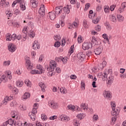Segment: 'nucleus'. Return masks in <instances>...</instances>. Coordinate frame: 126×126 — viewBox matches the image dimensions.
<instances>
[{"label": "nucleus", "instance_id": "34", "mask_svg": "<svg viewBox=\"0 0 126 126\" xmlns=\"http://www.w3.org/2000/svg\"><path fill=\"white\" fill-rule=\"evenodd\" d=\"M42 11H45V5L42 4L41 5V7L39 10V13H41L42 12Z\"/></svg>", "mask_w": 126, "mask_h": 126}, {"label": "nucleus", "instance_id": "27", "mask_svg": "<svg viewBox=\"0 0 126 126\" xmlns=\"http://www.w3.org/2000/svg\"><path fill=\"white\" fill-rule=\"evenodd\" d=\"M32 45L33 49H34V50H36V49H40V45L37 44L36 42L34 41V43Z\"/></svg>", "mask_w": 126, "mask_h": 126}, {"label": "nucleus", "instance_id": "35", "mask_svg": "<svg viewBox=\"0 0 126 126\" xmlns=\"http://www.w3.org/2000/svg\"><path fill=\"white\" fill-rule=\"evenodd\" d=\"M30 37L31 38H34L35 37V32L33 31H31L30 32Z\"/></svg>", "mask_w": 126, "mask_h": 126}, {"label": "nucleus", "instance_id": "57", "mask_svg": "<svg viewBox=\"0 0 126 126\" xmlns=\"http://www.w3.org/2000/svg\"><path fill=\"white\" fill-rule=\"evenodd\" d=\"M58 118V116L54 115L53 116H51L49 118L50 120H51L52 121H54V120H56V119H57Z\"/></svg>", "mask_w": 126, "mask_h": 126}, {"label": "nucleus", "instance_id": "51", "mask_svg": "<svg viewBox=\"0 0 126 126\" xmlns=\"http://www.w3.org/2000/svg\"><path fill=\"white\" fill-rule=\"evenodd\" d=\"M73 49H74V45H72L70 47V51L69 52V54L71 55L73 53Z\"/></svg>", "mask_w": 126, "mask_h": 126}, {"label": "nucleus", "instance_id": "36", "mask_svg": "<svg viewBox=\"0 0 126 126\" xmlns=\"http://www.w3.org/2000/svg\"><path fill=\"white\" fill-rule=\"evenodd\" d=\"M60 90L61 93H63V94H66L67 92L66 89H65V88H61Z\"/></svg>", "mask_w": 126, "mask_h": 126}, {"label": "nucleus", "instance_id": "48", "mask_svg": "<svg viewBox=\"0 0 126 126\" xmlns=\"http://www.w3.org/2000/svg\"><path fill=\"white\" fill-rule=\"evenodd\" d=\"M83 25L85 28H88V25H87V22L85 20L83 21Z\"/></svg>", "mask_w": 126, "mask_h": 126}, {"label": "nucleus", "instance_id": "44", "mask_svg": "<svg viewBox=\"0 0 126 126\" xmlns=\"http://www.w3.org/2000/svg\"><path fill=\"white\" fill-rule=\"evenodd\" d=\"M41 119L42 120H43V121H46V120L48 119V117H47V115H46V114H43L41 115Z\"/></svg>", "mask_w": 126, "mask_h": 126}, {"label": "nucleus", "instance_id": "61", "mask_svg": "<svg viewBox=\"0 0 126 126\" xmlns=\"http://www.w3.org/2000/svg\"><path fill=\"white\" fill-rule=\"evenodd\" d=\"M6 36L8 37L6 38V41H11V38H10V33H8Z\"/></svg>", "mask_w": 126, "mask_h": 126}, {"label": "nucleus", "instance_id": "25", "mask_svg": "<svg viewBox=\"0 0 126 126\" xmlns=\"http://www.w3.org/2000/svg\"><path fill=\"white\" fill-rule=\"evenodd\" d=\"M30 97V94L28 93H26L24 94L23 95L22 98L23 99H25L26 100V99H28V98Z\"/></svg>", "mask_w": 126, "mask_h": 126}, {"label": "nucleus", "instance_id": "49", "mask_svg": "<svg viewBox=\"0 0 126 126\" xmlns=\"http://www.w3.org/2000/svg\"><path fill=\"white\" fill-rule=\"evenodd\" d=\"M10 106L11 107H14V106H16V102L15 101V100H13L10 103Z\"/></svg>", "mask_w": 126, "mask_h": 126}, {"label": "nucleus", "instance_id": "9", "mask_svg": "<svg viewBox=\"0 0 126 126\" xmlns=\"http://www.w3.org/2000/svg\"><path fill=\"white\" fill-rule=\"evenodd\" d=\"M54 12L55 14H61L63 12V6H57L55 8Z\"/></svg>", "mask_w": 126, "mask_h": 126}, {"label": "nucleus", "instance_id": "60", "mask_svg": "<svg viewBox=\"0 0 126 126\" xmlns=\"http://www.w3.org/2000/svg\"><path fill=\"white\" fill-rule=\"evenodd\" d=\"M32 113V114H33L34 115H36V113H37V109L36 108H33L32 111L31 112Z\"/></svg>", "mask_w": 126, "mask_h": 126}, {"label": "nucleus", "instance_id": "6", "mask_svg": "<svg viewBox=\"0 0 126 126\" xmlns=\"http://www.w3.org/2000/svg\"><path fill=\"white\" fill-rule=\"evenodd\" d=\"M103 96L108 100H112V94H111V92L110 91H104Z\"/></svg>", "mask_w": 126, "mask_h": 126}, {"label": "nucleus", "instance_id": "42", "mask_svg": "<svg viewBox=\"0 0 126 126\" xmlns=\"http://www.w3.org/2000/svg\"><path fill=\"white\" fill-rule=\"evenodd\" d=\"M81 88L82 90H85V83L83 82L81 83Z\"/></svg>", "mask_w": 126, "mask_h": 126}, {"label": "nucleus", "instance_id": "13", "mask_svg": "<svg viewBox=\"0 0 126 126\" xmlns=\"http://www.w3.org/2000/svg\"><path fill=\"white\" fill-rule=\"evenodd\" d=\"M26 63H27L28 67L27 69H31L32 67V63H31V61L29 60V57L28 58L26 61Z\"/></svg>", "mask_w": 126, "mask_h": 126}, {"label": "nucleus", "instance_id": "33", "mask_svg": "<svg viewBox=\"0 0 126 126\" xmlns=\"http://www.w3.org/2000/svg\"><path fill=\"white\" fill-rule=\"evenodd\" d=\"M67 108L68 109V110H71V111H73L74 109H75V106L74 105H69L67 106Z\"/></svg>", "mask_w": 126, "mask_h": 126}, {"label": "nucleus", "instance_id": "28", "mask_svg": "<svg viewBox=\"0 0 126 126\" xmlns=\"http://www.w3.org/2000/svg\"><path fill=\"white\" fill-rule=\"evenodd\" d=\"M0 79L3 82H7V77H6L5 75L1 76Z\"/></svg>", "mask_w": 126, "mask_h": 126}, {"label": "nucleus", "instance_id": "37", "mask_svg": "<svg viewBox=\"0 0 126 126\" xmlns=\"http://www.w3.org/2000/svg\"><path fill=\"white\" fill-rule=\"evenodd\" d=\"M105 26H106L107 27V29L108 30H111V29H112V28L111 27H110V25L109 24V22H106L104 23Z\"/></svg>", "mask_w": 126, "mask_h": 126}, {"label": "nucleus", "instance_id": "63", "mask_svg": "<svg viewBox=\"0 0 126 126\" xmlns=\"http://www.w3.org/2000/svg\"><path fill=\"white\" fill-rule=\"evenodd\" d=\"M122 7L123 9H125V8H126V2H124L122 3Z\"/></svg>", "mask_w": 126, "mask_h": 126}, {"label": "nucleus", "instance_id": "46", "mask_svg": "<svg viewBox=\"0 0 126 126\" xmlns=\"http://www.w3.org/2000/svg\"><path fill=\"white\" fill-rule=\"evenodd\" d=\"M108 77V74L106 73H103L102 74V80H105V78H107Z\"/></svg>", "mask_w": 126, "mask_h": 126}, {"label": "nucleus", "instance_id": "39", "mask_svg": "<svg viewBox=\"0 0 126 126\" xmlns=\"http://www.w3.org/2000/svg\"><path fill=\"white\" fill-rule=\"evenodd\" d=\"M3 65L8 66L10 64V61H4L3 63Z\"/></svg>", "mask_w": 126, "mask_h": 126}, {"label": "nucleus", "instance_id": "52", "mask_svg": "<svg viewBox=\"0 0 126 126\" xmlns=\"http://www.w3.org/2000/svg\"><path fill=\"white\" fill-rule=\"evenodd\" d=\"M65 16H66V14L64 12L61 15V18H62V19H64V18H65Z\"/></svg>", "mask_w": 126, "mask_h": 126}, {"label": "nucleus", "instance_id": "62", "mask_svg": "<svg viewBox=\"0 0 126 126\" xmlns=\"http://www.w3.org/2000/svg\"><path fill=\"white\" fill-rule=\"evenodd\" d=\"M92 55V52L90 51H88L86 53V55L87 57H89L90 56H91Z\"/></svg>", "mask_w": 126, "mask_h": 126}, {"label": "nucleus", "instance_id": "26", "mask_svg": "<svg viewBox=\"0 0 126 126\" xmlns=\"http://www.w3.org/2000/svg\"><path fill=\"white\" fill-rule=\"evenodd\" d=\"M5 74H7L8 79H12V76L11 75V72L10 71H6Z\"/></svg>", "mask_w": 126, "mask_h": 126}, {"label": "nucleus", "instance_id": "58", "mask_svg": "<svg viewBox=\"0 0 126 126\" xmlns=\"http://www.w3.org/2000/svg\"><path fill=\"white\" fill-rule=\"evenodd\" d=\"M12 91L15 93V94H17V93H18V90L16 88H13Z\"/></svg>", "mask_w": 126, "mask_h": 126}, {"label": "nucleus", "instance_id": "41", "mask_svg": "<svg viewBox=\"0 0 126 126\" xmlns=\"http://www.w3.org/2000/svg\"><path fill=\"white\" fill-rule=\"evenodd\" d=\"M94 29L97 32L101 31V26H100L99 25H97V26L95 27Z\"/></svg>", "mask_w": 126, "mask_h": 126}, {"label": "nucleus", "instance_id": "5", "mask_svg": "<svg viewBox=\"0 0 126 126\" xmlns=\"http://www.w3.org/2000/svg\"><path fill=\"white\" fill-rule=\"evenodd\" d=\"M90 48H92V43L91 42L89 43H84L82 45V48L83 50H84V51L86 50H89Z\"/></svg>", "mask_w": 126, "mask_h": 126}, {"label": "nucleus", "instance_id": "47", "mask_svg": "<svg viewBox=\"0 0 126 126\" xmlns=\"http://www.w3.org/2000/svg\"><path fill=\"white\" fill-rule=\"evenodd\" d=\"M62 59H63V57H56L55 58V61L56 62H57V63H60L62 61Z\"/></svg>", "mask_w": 126, "mask_h": 126}, {"label": "nucleus", "instance_id": "1", "mask_svg": "<svg viewBox=\"0 0 126 126\" xmlns=\"http://www.w3.org/2000/svg\"><path fill=\"white\" fill-rule=\"evenodd\" d=\"M111 107L112 108V112H111V115L113 116V117L111 118V123H113V125H115V123L117 121V119H118L117 116H118L119 114H120V111L118 109L116 110V103L115 102H111L110 103Z\"/></svg>", "mask_w": 126, "mask_h": 126}, {"label": "nucleus", "instance_id": "30", "mask_svg": "<svg viewBox=\"0 0 126 126\" xmlns=\"http://www.w3.org/2000/svg\"><path fill=\"white\" fill-rule=\"evenodd\" d=\"M100 21V18L99 17H97L96 18H94L93 19V22L94 24H98V23Z\"/></svg>", "mask_w": 126, "mask_h": 126}, {"label": "nucleus", "instance_id": "23", "mask_svg": "<svg viewBox=\"0 0 126 126\" xmlns=\"http://www.w3.org/2000/svg\"><path fill=\"white\" fill-rule=\"evenodd\" d=\"M124 17L122 15H117V19L119 22L124 21Z\"/></svg>", "mask_w": 126, "mask_h": 126}, {"label": "nucleus", "instance_id": "54", "mask_svg": "<svg viewBox=\"0 0 126 126\" xmlns=\"http://www.w3.org/2000/svg\"><path fill=\"white\" fill-rule=\"evenodd\" d=\"M91 5V4H90V3H86L85 7V9L87 10V9H88L90 7Z\"/></svg>", "mask_w": 126, "mask_h": 126}, {"label": "nucleus", "instance_id": "53", "mask_svg": "<svg viewBox=\"0 0 126 126\" xmlns=\"http://www.w3.org/2000/svg\"><path fill=\"white\" fill-rule=\"evenodd\" d=\"M61 61L63 62L64 63H67V58L62 57Z\"/></svg>", "mask_w": 126, "mask_h": 126}, {"label": "nucleus", "instance_id": "29", "mask_svg": "<svg viewBox=\"0 0 126 126\" xmlns=\"http://www.w3.org/2000/svg\"><path fill=\"white\" fill-rule=\"evenodd\" d=\"M110 21H112V22H117V19L116 18V16L114 15H111L110 16Z\"/></svg>", "mask_w": 126, "mask_h": 126}, {"label": "nucleus", "instance_id": "15", "mask_svg": "<svg viewBox=\"0 0 126 126\" xmlns=\"http://www.w3.org/2000/svg\"><path fill=\"white\" fill-rule=\"evenodd\" d=\"M108 82L107 83V85H111L114 81V76L111 75L108 78H107Z\"/></svg>", "mask_w": 126, "mask_h": 126}, {"label": "nucleus", "instance_id": "55", "mask_svg": "<svg viewBox=\"0 0 126 126\" xmlns=\"http://www.w3.org/2000/svg\"><path fill=\"white\" fill-rule=\"evenodd\" d=\"M103 68H104V66L103 65V64H102V63H100L98 65V69L99 70H102V69H103Z\"/></svg>", "mask_w": 126, "mask_h": 126}, {"label": "nucleus", "instance_id": "16", "mask_svg": "<svg viewBox=\"0 0 126 126\" xmlns=\"http://www.w3.org/2000/svg\"><path fill=\"white\" fill-rule=\"evenodd\" d=\"M26 29H27V28H24L23 29L22 33V36L23 38H24V39H25L24 41L26 40V36H27V31H26Z\"/></svg>", "mask_w": 126, "mask_h": 126}, {"label": "nucleus", "instance_id": "43", "mask_svg": "<svg viewBox=\"0 0 126 126\" xmlns=\"http://www.w3.org/2000/svg\"><path fill=\"white\" fill-rule=\"evenodd\" d=\"M61 46V42L60 41H56L54 44V47L59 48Z\"/></svg>", "mask_w": 126, "mask_h": 126}, {"label": "nucleus", "instance_id": "3", "mask_svg": "<svg viewBox=\"0 0 126 126\" xmlns=\"http://www.w3.org/2000/svg\"><path fill=\"white\" fill-rule=\"evenodd\" d=\"M16 3H20V9L22 10H25L26 9V6H25V1H24V0H16V1H14L13 3L12 4V6L13 7L15 6V4Z\"/></svg>", "mask_w": 126, "mask_h": 126}, {"label": "nucleus", "instance_id": "2", "mask_svg": "<svg viewBox=\"0 0 126 126\" xmlns=\"http://www.w3.org/2000/svg\"><path fill=\"white\" fill-rule=\"evenodd\" d=\"M46 68H47L48 71L51 72V76L53 75L52 71H54L55 69H56V72L57 73H61V68L59 67H57V62L56 61H52L51 63L50 64V66H46Z\"/></svg>", "mask_w": 126, "mask_h": 126}, {"label": "nucleus", "instance_id": "31", "mask_svg": "<svg viewBox=\"0 0 126 126\" xmlns=\"http://www.w3.org/2000/svg\"><path fill=\"white\" fill-rule=\"evenodd\" d=\"M31 73L32 74H41V73L40 71H39L38 70H32L31 71Z\"/></svg>", "mask_w": 126, "mask_h": 126}, {"label": "nucleus", "instance_id": "7", "mask_svg": "<svg viewBox=\"0 0 126 126\" xmlns=\"http://www.w3.org/2000/svg\"><path fill=\"white\" fill-rule=\"evenodd\" d=\"M8 49L9 52L13 53V52H15L16 50V47L13 43H10L8 46Z\"/></svg>", "mask_w": 126, "mask_h": 126}, {"label": "nucleus", "instance_id": "24", "mask_svg": "<svg viewBox=\"0 0 126 126\" xmlns=\"http://www.w3.org/2000/svg\"><path fill=\"white\" fill-rule=\"evenodd\" d=\"M64 13H65L66 14V13L67 14H68V13H69V12H70V10H69V8H68V5L67 6V7H64L63 9Z\"/></svg>", "mask_w": 126, "mask_h": 126}, {"label": "nucleus", "instance_id": "38", "mask_svg": "<svg viewBox=\"0 0 126 126\" xmlns=\"http://www.w3.org/2000/svg\"><path fill=\"white\" fill-rule=\"evenodd\" d=\"M104 10L105 13H108L109 11H110V8H109V6H104Z\"/></svg>", "mask_w": 126, "mask_h": 126}, {"label": "nucleus", "instance_id": "40", "mask_svg": "<svg viewBox=\"0 0 126 126\" xmlns=\"http://www.w3.org/2000/svg\"><path fill=\"white\" fill-rule=\"evenodd\" d=\"M54 40H56V41H60V40H61V35L58 34L56 36H55Z\"/></svg>", "mask_w": 126, "mask_h": 126}, {"label": "nucleus", "instance_id": "17", "mask_svg": "<svg viewBox=\"0 0 126 126\" xmlns=\"http://www.w3.org/2000/svg\"><path fill=\"white\" fill-rule=\"evenodd\" d=\"M49 16L51 19V20H54L55 18H56V14L53 12H50L48 13Z\"/></svg>", "mask_w": 126, "mask_h": 126}, {"label": "nucleus", "instance_id": "50", "mask_svg": "<svg viewBox=\"0 0 126 126\" xmlns=\"http://www.w3.org/2000/svg\"><path fill=\"white\" fill-rule=\"evenodd\" d=\"M23 126H34L32 124L27 123V122H25L23 124Z\"/></svg>", "mask_w": 126, "mask_h": 126}, {"label": "nucleus", "instance_id": "11", "mask_svg": "<svg viewBox=\"0 0 126 126\" xmlns=\"http://www.w3.org/2000/svg\"><path fill=\"white\" fill-rule=\"evenodd\" d=\"M31 5L33 8H36L38 6V0H31Z\"/></svg>", "mask_w": 126, "mask_h": 126}, {"label": "nucleus", "instance_id": "4", "mask_svg": "<svg viewBox=\"0 0 126 126\" xmlns=\"http://www.w3.org/2000/svg\"><path fill=\"white\" fill-rule=\"evenodd\" d=\"M102 52L103 46L102 45H100L96 49H94V53L96 56H99V55H101Z\"/></svg>", "mask_w": 126, "mask_h": 126}, {"label": "nucleus", "instance_id": "45", "mask_svg": "<svg viewBox=\"0 0 126 126\" xmlns=\"http://www.w3.org/2000/svg\"><path fill=\"white\" fill-rule=\"evenodd\" d=\"M25 84H26V85H27V86L31 87V86H30V84L31 83V82H30V81H29V80H26L25 81Z\"/></svg>", "mask_w": 126, "mask_h": 126}, {"label": "nucleus", "instance_id": "10", "mask_svg": "<svg viewBox=\"0 0 126 126\" xmlns=\"http://www.w3.org/2000/svg\"><path fill=\"white\" fill-rule=\"evenodd\" d=\"M77 58L79 59V61H80V62H82L83 60H84L85 58V55L83 54V52H79L77 55Z\"/></svg>", "mask_w": 126, "mask_h": 126}, {"label": "nucleus", "instance_id": "64", "mask_svg": "<svg viewBox=\"0 0 126 126\" xmlns=\"http://www.w3.org/2000/svg\"><path fill=\"white\" fill-rule=\"evenodd\" d=\"M120 77H121L122 78H126V73H125L124 74H121L120 75Z\"/></svg>", "mask_w": 126, "mask_h": 126}, {"label": "nucleus", "instance_id": "32", "mask_svg": "<svg viewBox=\"0 0 126 126\" xmlns=\"http://www.w3.org/2000/svg\"><path fill=\"white\" fill-rule=\"evenodd\" d=\"M77 118H78V119H79L80 120H82V119H84V114L80 113L79 114H78L77 115Z\"/></svg>", "mask_w": 126, "mask_h": 126}, {"label": "nucleus", "instance_id": "56", "mask_svg": "<svg viewBox=\"0 0 126 126\" xmlns=\"http://www.w3.org/2000/svg\"><path fill=\"white\" fill-rule=\"evenodd\" d=\"M78 43L79 44H80V43H81V41H82V37H81V36L79 35L78 37Z\"/></svg>", "mask_w": 126, "mask_h": 126}, {"label": "nucleus", "instance_id": "18", "mask_svg": "<svg viewBox=\"0 0 126 126\" xmlns=\"http://www.w3.org/2000/svg\"><path fill=\"white\" fill-rule=\"evenodd\" d=\"M38 85L41 88V91H42V92H44L46 88V86H45V84L43 82H40L38 83Z\"/></svg>", "mask_w": 126, "mask_h": 126}, {"label": "nucleus", "instance_id": "20", "mask_svg": "<svg viewBox=\"0 0 126 126\" xmlns=\"http://www.w3.org/2000/svg\"><path fill=\"white\" fill-rule=\"evenodd\" d=\"M29 117H30L31 120H32V121H35V120H36V115L34 114L31 112H30L29 113Z\"/></svg>", "mask_w": 126, "mask_h": 126}, {"label": "nucleus", "instance_id": "21", "mask_svg": "<svg viewBox=\"0 0 126 126\" xmlns=\"http://www.w3.org/2000/svg\"><path fill=\"white\" fill-rule=\"evenodd\" d=\"M60 120L62 121H66L67 122H68L69 118L65 116L61 115L60 116Z\"/></svg>", "mask_w": 126, "mask_h": 126}, {"label": "nucleus", "instance_id": "12", "mask_svg": "<svg viewBox=\"0 0 126 126\" xmlns=\"http://www.w3.org/2000/svg\"><path fill=\"white\" fill-rule=\"evenodd\" d=\"M7 123H8V125H9L10 126H16V121L15 120L10 119L7 121Z\"/></svg>", "mask_w": 126, "mask_h": 126}, {"label": "nucleus", "instance_id": "59", "mask_svg": "<svg viewBox=\"0 0 126 126\" xmlns=\"http://www.w3.org/2000/svg\"><path fill=\"white\" fill-rule=\"evenodd\" d=\"M13 41H14L16 39V34H13L11 37Z\"/></svg>", "mask_w": 126, "mask_h": 126}, {"label": "nucleus", "instance_id": "14", "mask_svg": "<svg viewBox=\"0 0 126 126\" xmlns=\"http://www.w3.org/2000/svg\"><path fill=\"white\" fill-rule=\"evenodd\" d=\"M92 38L93 39L92 40V45H94V46H97L98 45H99V43L98 42V39L95 38V36H93Z\"/></svg>", "mask_w": 126, "mask_h": 126}, {"label": "nucleus", "instance_id": "22", "mask_svg": "<svg viewBox=\"0 0 126 126\" xmlns=\"http://www.w3.org/2000/svg\"><path fill=\"white\" fill-rule=\"evenodd\" d=\"M9 101L8 100V96H6L4 97V100L2 101L1 104L2 105H5L6 104H7V102Z\"/></svg>", "mask_w": 126, "mask_h": 126}, {"label": "nucleus", "instance_id": "19", "mask_svg": "<svg viewBox=\"0 0 126 126\" xmlns=\"http://www.w3.org/2000/svg\"><path fill=\"white\" fill-rule=\"evenodd\" d=\"M36 67L37 69L39 70L40 74H42V73H44V69H43V66H42V65H41L40 64L37 65Z\"/></svg>", "mask_w": 126, "mask_h": 126}, {"label": "nucleus", "instance_id": "8", "mask_svg": "<svg viewBox=\"0 0 126 126\" xmlns=\"http://www.w3.org/2000/svg\"><path fill=\"white\" fill-rule=\"evenodd\" d=\"M48 105L52 108V109H57L58 108V104L55 103L54 100H50L48 102Z\"/></svg>", "mask_w": 126, "mask_h": 126}]
</instances>
